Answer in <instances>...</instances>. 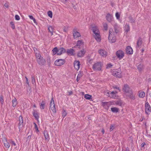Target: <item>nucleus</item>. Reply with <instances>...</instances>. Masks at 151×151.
<instances>
[{
	"mask_svg": "<svg viewBox=\"0 0 151 151\" xmlns=\"http://www.w3.org/2000/svg\"><path fill=\"white\" fill-rule=\"evenodd\" d=\"M123 90L127 97L130 98L131 99L134 100L135 99V95L133 94L132 90L127 84L124 85L123 88Z\"/></svg>",
	"mask_w": 151,
	"mask_h": 151,
	"instance_id": "nucleus-1",
	"label": "nucleus"
},
{
	"mask_svg": "<svg viewBox=\"0 0 151 151\" xmlns=\"http://www.w3.org/2000/svg\"><path fill=\"white\" fill-rule=\"evenodd\" d=\"M91 29L93 32V36L94 38L98 42H100L101 40L100 32L98 27L95 25H91Z\"/></svg>",
	"mask_w": 151,
	"mask_h": 151,
	"instance_id": "nucleus-2",
	"label": "nucleus"
},
{
	"mask_svg": "<svg viewBox=\"0 0 151 151\" xmlns=\"http://www.w3.org/2000/svg\"><path fill=\"white\" fill-rule=\"evenodd\" d=\"M108 39L110 43H114L116 41V37L112 28H110L109 29V35Z\"/></svg>",
	"mask_w": 151,
	"mask_h": 151,
	"instance_id": "nucleus-3",
	"label": "nucleus"
},
{
	"mask_svg": "<svg viewBox=\"0 0 151 151\" xmlns=\"http://www.w3.org/2000/svg\"><path fill=\"white\" fill-rule=\"evenodd\" d=\"M103 64L101 62H96L93 65L92 68L94 71H101Z\"/></svg>",
	"mask_w": 151,
	"mask_h": 151,
	"instance_id": "nucleus-4",
	"label": "nucleus"
},
{
	"mask_svg": "<svg viewBox=\"0 0 151 151\" xmlns=\"http://www.w3.org/2000/svg\"><path fill=\"white\" fill-rule=\"evenodd\" d=\"M117 92L116 91H105L104 92V94L108 96L109 97L113 99L117 98L116 94Z\"/></svg>",
	"mask_w": 151,
	"mask_h": 151,
	"instance_id": "nucleus-5",
	"label": "nucleus"
},
{
	"mask_svg": "<svg viewBox=\"0 0 151 151\" xmlns=\"http://www.w3.org/2000/svg\"><path fill=\"white\" fill-rule=\"evenodd\" d=\"M112 74L114 76L119 78H121L122 76L121 69L119 68L118 69L114 70L112 72Z\"/></svg>",
	"mask_w": 151,
	"mask_h": 151,
	"instance_id": "nucleus-6",
	"label": "nucleus"
},
{
	"mask_svg": "<svg viewBox=\"0 0 151 151\" xmlns=\"http://www.w3.org/2000/svg\"><path fill=\"white\" fill-rule=\"evenodd\" d=\"M37 59V61L39 64L40 65H44L45 63V60L43 58L40 54L36 56Z\"/></svg>",
	"mask_w": 151,
	"mask_h": 151,
	"instance_id": "nucleus-7",
	"label": "nucleus"
},
{
	"mask_svg": "<svg viewBox=\"0 0 151 151\" xmlns=\"http://www.w3.org/2000/svg\"><path fill=\"white\" fill-rule=\"evenodd\" d=\"M116 55L117 58L120 60L122 59L124 56V52L122 50H118L116 52Z\"/></svg>",
	"mask_w": 151,
	"mask_h": 151,
	"instance_id": "nucleus-8",
	"label": "nucleus"
},
{
	"mask_svg": "<svg viewBox=\"0 0 151 151\" xmlns=\"http://www.w3.org/2000/svg\"><path fill=\"white\" fill-rule=\"evenodd\" d=\"M18 123V127L19 129H21L24 126L23 120L22 117L20 116L19 118V120L17 121Z\"/></svg>",
	"mask_w": 151,
	"mask_h": 151,
	"instance_id": "nucleus-9",
	"label": "nucleus"
},
{
	"mask_svg": "<svg viewBox=\"0 0 151 151\" xmlns=\"http://www.w3.org/2000/svg\"><path fill=\"white\" fill-rule=\"evenodd\" d=\"M65 63L64 60L60 59L56 60L55 62V64L56 66H60L64 64Z\"/></svg>",
	"mask_w": 151,
	"mask_h": 151,
	"instance_id": "nucleus-10",
	"label": "nucleus"
},
{
	"mask_svg": "<svg viewBox=\"0 0 151 151\" xmlns=\"http://www.w3.org/2000/svg\"><path fill=\"white\" fill-rule=\"evenodd\" d=\"M145 106L146 108L145 111V113L147 114H149L150 113V112L151 108L148 102L146 103Z\"/></svg>",
	"mask_w": 151,
	"mask_h": 151,
	"instance_id": "nucleus-11",
	"label": "nucleus"
},
{
	"mask_svg": "<svg viewBox=\"0 0 151 151\" xmlns=\"http://www.w3.org/2000/svg\"><path fill=\"white\" fill-rule=\"evenodd\" d=\"M99 54L103 57H106L107 55V52L104 50L100 49L98 51Z\"/></svg>",
	"mask_w": 151,
	"mask_h": 151,
	"instance_id": "nucleus-12",
	"label": "nucleus"
},
{
	"mask_svg": "<svg viewBox=\"0 0 151 151\" xmlns=\"http://www.w3.org/2000/svg\"><path fill=\"white\" fill-rule=\"evenodd\" d=\"M67 53L69 55H74L75 54L74 50L72 48L67 49Z\"/></svg>",
	"mask_w": 151,
	"mask_h": 151,
	"instance_id": "nucleus-13",
	"label": "nucleus"
},
{
	"mask_svg": "<svg viewBox=\"0 0 151 151\" xmlns=\"http://www.w3.org/2000/svg\"><path fill=\"white\" fill-rule=\"evenodd\" d=\"M80 62L79 61L76 60L74 62V66L75 69L78 70L80 68Z\"/></svg>",
	"mask_w": 151,
	"mask_h": 151,
	"instance_id": "nucleus-14",
	"label": "nucleus"
},
{
	"mask_svg": "<svg viewBox=\"0 0 151 151\" xmlns=\"http://www.w3.org/2000/svg\"><path fill=\"white\" fill-rule=\"evenodd\" d=\"M126 53L129 54H132L133 53V50L130 46H127L126 49Z\"/></svg>",
	"mask_w": 151,
	"mask_h": 151,
	"instance_id": "nucleus-15",
	"label": "nucleus"
},
{
	"mask_svg": "<svg viewBox=\"0 0 151 151\" xmlns=\"http://www.w3.org/2000/svg\"><path fill=\"white\" fill-rule=\"evenodd\" d=\"M66 51V50L63 47L60 48L58 49V53H57V55H60L65 53Z\"/></svg>",
	"mask_w": 151,
	"mask_h": 151,
	"instance_id": "nucleus-16",
	"label": "nucleus"
},
{
	"mask_svg": "<svg viewBox=\"0 0 151 151\" xmlns=\"http://www.w3.org/2000/svg\"><path fill=\"white\" fill-rule=\"evenodd\" d=\"M106 18L107 21L110 22H111L112 21L113 19V17L109 14H107L106 17Z\"/></svg>",
	"mask_w": 151,
	"mask_h": 151,
	"instance_id": "nucleus-17",
	"label": "nucleus"
},
{
	"mask_svg": "<svg viewBox=\"0 0 151 151\" xmlns=\"http://www.w3.org/2000/svg\"><path fill=\"white\" fill-rule=\"evenodd\" d=\"M43 134L45 140L48 141L50 139V136L47 130H45L43 132Z\"/></svg>",
	"mask_w": 151,
	"mask_h": 151,
	"instance_id": "nucleus-18",
	"label": "nucleus"
},
{
	"mask_svg": "<svg viewBox=\"0 0 151 151\" xmlns=\"http://www.w3.org/2000/svg\"><path fill=\"white\" fill-rule=\"evenodd\" d=\"M73 34L74 37L75 39L81 36L80 33L75 30H73Z\"/></svg>",
	"mask_w": 151,
	"mask_h": 151,
	"instance_id": "nucleus-19",
	"label": "nucleus"
},
{
	"mask_svg": "<svg viewBox=\"0 0 151 151\" xmlns=\"http://www.w3.org/2000/svg\"><path fill=\"white\" fill-rule=\"evenodd\" d=\"M85 51L83 49L81 51L79 52L78 53L77 55L78 57H81L83 56L85 54Z\"/></svg>",
	"mask_w": 151,
	"mask_h": 151,
	"instance_id": "nucleus-20",
	"label": "nucleus"
},
{
	"mask_svg": "<svg viewBox=\"0 0 151 151\" xmlns=\"http://www.w3.org/2000/svg\"><path fill=\"white\" fill-rule=\"evenodd\" d=\"M3 142L4 143V146L6 148H9V147L10 146V144L9 142L7 141L6 139L5 138L3 140Z\"/></svg>",
	"mask_w": 151,
	"mask_h": 151,
	"instance_id": "nucleus-21",
	"label": "nucleus"
},
{
	"mask_svg": "<svg viewBox=\"0 0 151 151\" xmlns=\"http://www.w3.org/2000/svg\"><path fill=\"white\" fill-rule=\"evenodd\" d=\"M115 32L116 34L118 33L120 31V28L119 26L116 24L114 26Z\"/></svg>",
	"mask_w": 151,
	"mask_h": 151,
	"instance_id": "nucleus-22",
	"label": "nucleus"
},
{
	"mask_svg": "<svg viewBox=\"0 0 151 151\" xmlns=\"http://www.w3.org/2000/svg\"><path fill=\"white\" fill-rule=\"evenodd\" d=\"M142 40L141 38H139L137 42L136 47L138 48L139 47L142 45Z\"/></svg>",
	"mask_w": 151,
	"mask_h": 151,
	"instance_id": "nucleus-23",
	"label": "nucleus"
},
{
	"mask_svg": "<svg viewBox=\"0 0 151 151\" xmlns=\"http://www.w3.org/2000/svg\"><path fill=\"white\" fill-rule=\"evenodd\" d=\"M139 96L140 98H143L145 97V93L143 91H139L138 92Z\"/></svg>",
	"mask_w": 151,
	"mask_h": 151,
	"instance_id": "nucleus-24",
	"label": "nucleus"
},
{
	"mask_svg": "<svg viewBox=\"0 0 151 151\" xmlns=\"http://www.w3.org/2000/svg\"><path fill=\"white\" fill-rule=\"evenodd\" d=\"M12 106L13 107H15L17 104V101L16 98H14L12 101Z\"/></svg>",
	"mask_w": 151,
	"mask_h": 151,
	"instance_id": "nucleus-25",
	"label": "nucleus"
},
{
	"mask_svg": "<svg viewBox=\"0 0 151 151\" xmlns=\"http://www.w3.org/2000/svg\"><path fill=\"white\" fill-rule=\"evenodd\" d=\"M83 42L82 40H78L77 42V45L76 46L79 47V48H80V47H81L82 45H83Z\"/></svg>",
	"mask_w": 151,
	"mask_h": 151,
	"instance_id": "nucleus-26",
	"label": "nucleus"
},
{
	"mask_svg": "<svg viewBox=\"0 0 151 151\" xmlns=\"http://www.w3.org/2000/svg\"><path fill=\"white\" fill-rule=\"evenodd\" d=\"M48 30L49 32L51 34V36L53 34V32L54 30V27L51 26H49L48 27Z\"/></svg>",
	"mask_w": 151,
	"mask_h": 151,
	"instance_id": "nucleus-27",
	"label": "nucleus"
},
{
	"mask_svg": "<svg viewBox=\"0 0 151 151\" xmlns=\"http://www.w3.org/2000/svg\"><path fill=\"white\" fill-rule=\"evenodd\" d=\"M32 114L36 119H38L39 118L38 114L37 112L35 111L32 112Z\"/></svg>",
	"mask_w": 151,
	"mask_h": 151,
	"instance_id": "nucleus-28",
	"label": "nucleus"
},
{
	"mask_svg": "<svg viewBox=\"0 0 151 151\" xmlns=\"http://www.w3.org/2000/svg\"><path fill=\"white\" fill-rule=\"evenodd\" d=\"M124 29L125 32H128L130 30L129 25L128 24H126L125 26Z\"/></svg>",
	"mask_w": 151,
	"mask_h": 151,
	"instance_id": "nucleus-29",
	"label": "nucleus"
},
{
	"mask_svg": "<svg viewBox=\"0 0 151 151\" xmlns=\"http://www.w3.org/2000/svg\"><path fill=\"white\" fill-rule=\"evenodd\" d=\"M58 49L57 47H55L52 50V52H53V55H54L56 54H57L58 53Z\"/></svg>",
	"mask_w": 151,
	"mask_h": 151,
	"instance_id": "nucleus-30",
	"label": "nucleus"
},
{
	"mask_svg": "<svg viewBox=\"0 0 151 151\" xmlns=\"http://www.w3.org/2000/svg\"><path fill=\"white\" fill-rule=\"evenodd\" d=\"M33 49L35 53L36 56L40 54V52L37 50V49L36 47H33Z\"/></svg>",
	"mask_w": 151,
	"mask_h": 151,
	"instance_id": "nucleus-31",
	"label": "nucleus"
},
{
	"mask_svg": "<svg viewBox=\"0 0 151 151\" xmlns=\"http://www.w3.org/2000/svg\"><path fill=\"white\" fill-rule=\"evenodd\" d=\"M84 98L86 99L90 100L92 99V96L86 94L84 95Z\"/></svg>",
	"mask_w": 151,
	"mask_h": 151,
	"instance_id": "nucleus-32",
	"label": "nucleus"
},
{
	"mask_svg": "<svg viewBox=\"0 0 151 151\" xmlns=\"http://www.w3.org/2000/svg\"><path fill=\"white\" fill-rule=\"evenodd\" d=\"M111 110L113 112H117L119 111V109L116 107L111 108Z\"/></svg>",
	"mask_w": 151,
	"mask_h": 151,
	"instance_id": "nucleus-33",
	"label": "nucleus"
},
{
	"mask_svg": "<svg viewBox=\"0 0 151 151\" xmlns=\"http://www.w3.org/2000/svg\"><path fill=\"white\" fill-rule=\"evenodd\" d=\"M55 105L54 104V100L53 99V98H52L51 99L50 103V107H51V106H55Z\"/></svg>",
	"mask_w": 151,
	"mask_h": 151,
	"instance_id": "nucleus-34",
	"label": "nucleus"
},
{
	"mask_svg": "<svg viewBox=\"0 0 151 151\" xmlns=\"http://www.w3.org/2000/svg\"><path fill=\"white\" fill-rule=\"evenodd\" d=\"M67 114V112L65 110L63 109L62 113V116L63 118H64L66 116Z\"/></svg>",
	"mask_w": 151,
	"mask_h": 151,
	"instance_id": "nucleus-35",
	"label": "nucleus"
},
{
	"mask_svg": "<svg viewBox=\"0 0 151 151\" xmlns=\"http://www.w3.org/2000/svg\"><path fill=\"white\" fill-rule=\"evenodd\" d=\"M45 106V103L43 101H42L41 104L40 108L41 109H44Z\"/></svg>",
	"mask_w": 151,
	"mask_h": 151,
	"instance_id": "nucleus-36",
	"label": "nucleus"
},
{
	"mask_svg": "<svg viewBox=\"0 0 151 151\" xmlns=\"http://www.w3.org/2000/svg\"><path fill=\"white\" fill-rule=\"evenodd\" d=\"M50 108L51 110L52 111L53 113H56V111L55 108V106H51V107H50Z\"/></svg>",
	"mask_w": 151,
	"mask_h": 151,
	"instance_id": "nucleus-37",
	"label": "nucleus"
},
{
	"mask_svg": "<svg viewBox=\"0 0 151 151\" xmlns=\"http://www.w3.org/2000/svg\"><path fill=\"white\" fill-rule=\"evenodd\" d=\"M29 17L30 19L33 20L34 23L35 24L37 23L36 19L33 17L32 16L29 15Z\"/></svg>",
	"mask_w": 151,
	"mask_h": 151,
	"instance_id": "nucleus-38",
	"label": "nucleus"
},
{
	"mask_svg": "<svg viewBox=\"0 0 151 151\" xmlns=\"http://www.w3.org/2000/svg\"><path fill=\"white\" fill-rule=\"evenodd\" d=\"M103 26L105 30H107L108 28L107 24L106 23L103 24Z\"/></svg>",
	"mask_w": 151,
	"mask_h": 151,
	"instance_id": "nucleus-39",
	"label": "nucleus"
},
{
	"mask_svg": "<svg viewBox=\"0 0 151 151\" xmlns=\"http://www.w3.org/2000/svg\"><path fill=\"white\" fill-rule=\"evenodd\" d=\"M47 14L48 16L51 18L52 17V12L50 11H49L47 12Z\"/></svg>",
	"mask_w": 151,
	"mask_h": 151,
	"instance_id": "nucleus-40",
	"label": "nucleus"
},
{
	"mask_svg": "<svg viewBox=\"0 0 151 151\" xmlns=\"http://www.w3.org/2000/svg\"><path fill=\"white\" fill-rule=\"evenodd\" d=\"M120 13H118V12H116V13L115 14V16L117 19H119L120 18Z\"/></svg>",
	"mask_w": 151,
	"mask_h": 151,
	"instance_id": "nucleus-41",
	"label": "nucleus"
},
{
	"mask_svg": "<svg viewBox=\"0 0 151 151\" xmlns=\"http://www.w3.org/2000/svg\"><path fill=\"white\" fill-rule=\"evenodd\" d=\"M129 19L130 22L132 23H134L135 21V19L132 18L131 17L129 18Z\"/></svg>",
	"mask_w": 151,
	"mask_h": 151,
	"instance_id": "nucleus-42",
	"label": "nucleus"
},
{
	"mask_svg": "<svg viewBox=\"0 0 151 151\" xmlns=\"http://www.w3.org/2000/svg\"><path fill=\"white\" fill-rule=\"evenodd\" d=\"M83 75V73L82 72L80 71L79 72V73L78 74L77 77L79 78H80Z\"/></svg>",
	"mask_w": 151,
	"mask_h": 151,
	"instance_id": "nucleus-43",
	"label": "nucleus"
},
{
	"mask_svg": "<svg viewBox=\"0 0 151 151\" xmlns=\"http://www.w3.org/2000/svg\"><path fill=\"white\" fill-rule=\"evenodd\" d=\"M11 27L13 29H14L15 28V27L14 23L13 22H10Z\"/></svg>",
	"mask_w": 151,
	"mask_h": 151,
	"instance_id": "nucleus-44",
	"label": "nucleus"
},
{
	"mask_svg": "<svg viewBox=\"0 0 151 151\" xmlns=\"http://www.w3.org/2000/svg\"><path fill=\"white\" fill-rule=\"evenodd\" d=\"M0 101L2 104H3L4 102L3 97L2 95L0 96Z\"/></svg>",
	"mask_w": 151,
	"mask_h": 151,
	"instance_id": "nucleus-45",
	"label": "nucleus"
},
{
	"mask_svg": "<svg viewBox=\"0 0 151 151\" xmlns=\"http://www.w3.org/2000/svg\"><path fill=\"white\" fill-rule=\"evenodd\" d=\"M114 128V125L113 124H111L110 127V131H112Z\"/></svg>",
	"mask_w": 151,
	"mask_h": 151,
	"instance_id": "nucleus-46",
	"label": "nucleus"
},
{
	"mask_svg": "<svg viewBox=\"0 0 151 151\" xmlns=\"http://www.w3.org/2000/svg\"><path fill=\"white\" fill-rule=\"evenodd\" d=\"M32 82L33 84H35L36 83L35 79L33 76H32Z\"/></svg>",
	"mask_w": 151,
	"mask_h": 151,
	"instance_id": "nucleus-47",
	"label": "nucleus"
},
{
	"mask_svg": "<svg viewBox=\"0 0 151 151\" xmlns=\"http://www.w3.org/2000/svg\"><path fill=\"white\" fill-rule=\"evenodd\" d=\"M115 104L117 105H119V106H121L122 105V103L121 101H117L116 103Z\"/></svg>",
	"mask_w": 151,
	"mask_h": 151,
	"instance_id": "nucleus-48",
	"label": "nucleus"
},
{
	"mask_svg": "<svg viewBox=\"0 0 151 151\" xmlns=\"http://www.w3.org/2000/svg\"><path fill=\"white\" fill-rule=\"evenodd\" d=\"M113 66V65L111 63H109L107 64L106 68H111Z\"/></svg>",
	"mask_w": 151,
	"mask_h": 151,
	"instance_id": "nucleus-49",
	"label": "nucleus"
},
{
	"mask_svg": "<svg viewBox=\"0 0 151 151\" xmlns=\"http://www.w3.org/2000/svg\"><path fill=\"white\" fill-rule=\"evenodd\" d=\"M15 19L17 20H19L20 19V17L17 15H15Z\"/></svg>",
	"mask_w": 151,
	"mask_h": 151,
	"instance_id": "nucleus-50",
	"label": "nucleus"
},
{
	"mask_svg": "<svg viewBox=\"0 0 151 151\" xmlns=\"http://www.w3.org/2000/svg\"><path fill=\"white\" fill-rule=\"evenodd\" d=\"M108 103L107 102H104L102 103V105L104 106H105L107 105Z\"/></svg>",
	"mask_w": 151,
	"mask_h": 151,
	"instance_id": "nucleus-51",
	"label": "nucleus"
},
{
	"mask_svg": "<svg viewBox=\"0 0 151 151\" xmlns=\"http://www.w3.org/2000/svg\"><path fill=\"white\" fill-rule=\"evenodd\" d=\"M9 6V5L8 4V3H5L4 6V8L6 9L7 8H8Z\"/></svg>",
	"mask_w": 151,
	"mask_h": 151,
	"instance_id": "nucleus-52",
	"label": "nucleus"
},
{
	"mask_svg": "<svg viewBox=\"0 0 151 151\" xmlns=\"http://www.w3.org/2000/svg\"><path fill=\"white\" fill-rule=\"evenodd\" d=\"M25 78L26 80V83L29 86V82H28V78L26 76L25 77Z\"/></svg>",
	"mask_w": 151,
	"mask_h": 151,
	"instance_id": "nucleus-53",
	"label": "nucleus"
},
{
	"mask_svg": "<svg viewBox=\"0 0 151 151\" xmlns=\"http://www.w3.org/2000/svg\"><path fill=\"white\" fill-rule=\"evenodd\" d=\"M34 124H35V128L36 129V131L37 132H39V130H38V127L37 126V125L35 123H34Z\"/></svg>",
	"mask_w": 151,
	"mask_h": 151,
	"instance_id": "nucleus-54",
	"label": "nucleus"
},
{
	"mask_svg": "<svg viewBox=\"0 0 151 151\" xmlns=\"http://www.w3.org/2000/svg\"><path fill=\"white\" fill-rule=\"evenodd\" d=\"M10 143L12 144V145H14V146H15L16 145L15 143L13 141H11Z\"/></svg>",
	"mask_w": 151,
	"mask_h": 151,
	"instance_id": "nucleus-55",
	"label": "nucleus"
},
{
	"mask_svg": "<svg viewBox=\"0 0 151 151\" xmlns=\"http://www.w3.org/2000/svg\"><path fill=\"white\" fill-rule=\"evenodd\" d=\"M113 87L114 88L117 89L119 91H120V89L119 88V87H118L117 86H114Z\"/></svg>",
	"mask_w": 151,
	"mask_h": 151,
	"instance_id": "nucleus-56",
	"label": "nucleus"
},
{
	"mask_svg": "<svg viewBox=\"0 0 151 151\" xmlns=\"http://www.w3.org/2000/svg\"><path fill=\"white\" fill-rule=\"evenodd\" d=\"M141 66V65H139L138 66V67H137L138 69L140 71H141L142 70V68L141 67H140Z\"/></svg>",
	"mask_w": 151,
	"mask_h": 151,
	"instance_id": "nucleus-57",
	"label": "nucleus"
},
{
	"mask_svg": "<svg viewBox=\"0 0 151 151\" xmlns=\"http://www.w3.org/2000/svg\"><path fill=\"white\" fill-rule=\"evenodd\" d=\"M145 145V142L142 143L141 145V147H143Z\"/></svg>",
	"mask_w": 151,
	"mask_h": 151,
	"instance_id": "nucleus-58",
	"label": "nucleus"
},
{
	"mask_svg": "<svg viewBox=\"0 0 151 151\" xmlns=\"http://www.w3.org/2000/svg\"><path fill=\"white\" fill-rule=\"evenodd\" d=\"M68 95H71L72 94L73 92L71 91H69L68 92Z\"/></svg>",
	"mask_w": 151,
	"mask_h": 151,
	"instance_id": "nucleus-59",
	"label": "nucleus"
},
{
	"mask_svg": "<svg viewBox=\"0 0 151 151\" xmlns=\"http://www.w3.org/2000/svg\"><path fill=\"white\" fill-rule=\"evenodd\" d=\"M80 79V78H78V77H77V79H76V80H77V82H78V81Z\"/></svg>",
	"mask_w": 151,
	"mask_h": 151,
	"instance_id": "nucleus-60",
	"label": "nucleus"
},
{
	"mask_svg": "<svg viewBox=\"0 0 151 151\" xmlns=\"http://www.w3.org/2000/svg\"><path fill=\"white\" fill-rule=\"evenodd\" d=\"M101 132H102L103 134H104V129H102Z\"/></svg>",
	"mask_w": 151,
	"mask_h": 151,
	"instance_id": "nucleus-61",
	"label": "nucleus"
},
{
	"mask_svg": "<svg viewBox=\"0 0 151 151\" xmlns=\"http://www.w3.org/2000/svg\"><path fill=\"white\" fill-rule=\"evenodd\" d=\"M63 30H64V31L65 32H66V30L65 29H63Z\"/></svg>",
	"mask_w": 151,
	"mask_h": 151,
	"instance_id": "nucleus-62",
	"label": "nucleus"
},
{
	"mask_svg": "<svg viewBox=\"0 0 151 151\" xmlns=\"http://www.w3.org/2000/svg\"><path fill=\"white\" fill-rule=\"evenodd\" d=\"M113 4H113V3H111V5L112 6H113Z\"/></svg>",
	"mask_w": 151,
	"mask_h": 151,
	"instance_id": "nucleus-63",
	"label": "nucleus"
},
{
	"mask_svg": "<svg viewBox=\"0 0 151 151\" xmlns=\"http://www.w3.org/2000/svg\"><path fill=\"white\" fill-rule=\"evenodd\" d=\"M50 59H49V60H47V61H49V62L50 61Z\"/></svg>",
	"mask_w": 151,
	"mask_h": 151,
	"instance_id": "nucleus-64",
	"label": "nucleus"
}]
</instances>
